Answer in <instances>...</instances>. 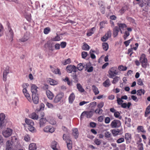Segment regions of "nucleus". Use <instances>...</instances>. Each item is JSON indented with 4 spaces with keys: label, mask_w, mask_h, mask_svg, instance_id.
I'll return each instance as SVG.
<instances>
[{
    "label": "nucleus",
    "mask_w": 150,
    "mask_h": 150,
    "mask_svg": "<svg viewBox=\"0 0 150 150\" xmlns=\"http://www.w3.org/2000/svg\"><path fill=\"white\" fill-rule=\"evenodd\" d=\"M17 140L16 137H11V140H8L6 142V150H15L14 148L13 143Z\"/></svg>",
    "instance_id": "obj_1"
},
{
    "label": "nucleus",
    "mask_w": 150,
    "mask_h": 150,
    "mask_svg": "<svg viewBox=\"0 0 150 150\" xmlns=\"http://www.w3.org/2000/svg\"><path fill=\"white\" fill-rule=\"evenodd\" d=\"M108 77L110 78H113L115 75L118 74V72L116 67H112L108 71Z\"/></svg>",
    "instance_id": "obj_2"
},
{
    "label": "nucleus",
    "mask_w": 150,
    "mask_h": 150,
    "mask_svg": "<svg viewBox=\"0 0 150 150\" xmlns=\"http://www.w3.org/2000/svg\"><path fill=\"white\" fill-rule=\"evenodd\" d=\"M140 61L143 67L146 68V67L147 64V60L144 54H142L140 58Z\"/></svg>",
    "instance_id": "obj_3"
},
{
    "label": "nucleus",
    "mask_w": 150,
    "mask_h": 150,
    "mask_svg": "<svg viewBox=\"0 0 150 150\" xmlns=\"http://www.w3.org/2000/svg\"><path fill=\"white\" fill-rule=\"evenodd\" d=\"M12 132L13 130L11 129L8 128L3 131V135L6 138L8 137L11 135Z\"/></svg>",
    "instance_id": "obj_4"
},
{
    "label": "nucleus",
    "mask_w": 150,
    "mask_h": 150,
    "mask_svg": "<svg viewBox=\"0 0 150 150\" xmlns=\"http://www.w3.org/2000/svg\"><path fill=\"white\" fill-rule=\"evenodd\" d=\"M93 112L92 111H84L81 114L80 118L81 119L85 115H86L87 118H89L91 117L93 115Z\"/></svg>",
    "instance_id": "obj_5"
},
{
    "label": "nucleus",
    "mask_w": 150,
    "mask_h": 150,
    "mask_svg": "<svg viewBox=\"0 0 150 150\" xmlns=\"http://www.w3.org/2000/svg\"><path fill=\"white\" fill-rule=\"evenodd\" d=\"M121 125L120 121L118 120H114L111 123V126L112 128L118 127Z\"/></svg>",
    "instance_id": "obj_6"
},
{
    "label": "nucleus",
    "mask_w": 150,
    "mask_h": 150,
    "mask_svg": "<svg viewBox=\"0 0 150 150\" xmlns=\"http://www.w3.org/2000/svg\"><path fill=\"white\" fill-rule=\"evenodd\" d=\"M67 71L69 73H71L72 71L76 72L77 71L76 67L74 65H69L66 67Z\"/></svg>",
    "instance_id": "obj_7"
},
{
    "label": "nucleus",
    "mask_w": 150,
    "mask_h": 150,
    "mask_svg": "<svg viewBox=\"0 0 150 150\" xmlns=\"http://www.w3.org/2000/svg\"><path fill=\"white\" fill-rule=\"evenodd\" d=\"M43 131L47 133H52L55 131V129L50 126H47L43 129Z\"/></svg>",
    "instance_id": "obj_8"
},
{
    "label": "nucleus",
    "mask_w": 150,
    "mask_h": 150,
    "mask_svg": "<svg viewBox=\"0 0 150 150\" xmlns=\"http://www.w3.org/2000/svg\"><path fill=\"white\" fill-rule=\"evenodd\" d=\"M111 35V31L109 30L105 35L101 38V40L103 42L106 41L109 38H110Z\"/></svg>",
    "instance_id": "obj_9"
},
{
    "label": "nucleus",
    "mask_w": 150,
    "mask_h": 150,
    "mask_svg": "<svg viewBox=\"0 0 150 150\" xmlns=\"http://www.w3.org/2000/svg\"><path fill=\"white\" fill-rule=\"evenodd\" d=\"M38 88L34 84L31 85V91L33 94H37Z\"/></svg>",
    "instance_id": "obj_10"
},
{
    "label": "nucleus",
    "mask_w": 150,
    "mask_h": 150,
    "mask_svg": "<svg viewBox=\"0 0 150 150\" xmlns=\"http://www.w3.org/2000/svg\"><path fill=\"white\" fill-rule=\"evenodd\" d=\"M64 96V94L63 93H61L58 94L56 96L54 100V103H57L59 102L62 98Z\"/></svg>",
    "instance_id": "obj_11"
},
{
    "label": "nucleus",
    "mask_w": 150,
    "mask_h": 150,
    "mask_svg": "<svg viewBox=\"0 0 150 150\" xmlns=\"http://www.w3.org/2000/svg\"><path fill=\"white\" fill-rule=\"evenodd\" d=\"M5 117L4 114L1 113L0 114V125L1 126H2L4 125V123L6 122Z\"/></svg>",
    "instance_id": "obj_12"
},
{
    "label": "nucleus",
    "mask_w": 150,
    "mask_h": 150,
    "mask_svg": "<svg viewBox=\"0 0 150 150\" xmlns=\"http://www.w3.org/2000/svg\"><path fill=\"white\" fill-rule=\"evenodd\" d=\"M9 67H7L4 72L3 74V80L6 81V80L7 76L9 73Z\"/></svg>",
    "instance_id": "obj_13"
},
{
    "label": "nucleus",
    "mask_w": 150,
    "mask_h": 150,
    "mask_svg": "<svg viewBox=\"0 0 150 150\" xmlns=\"http://www.w3.org/2000/svg\"><path fill=\"white\" fill-rule=\"evenodd\" d=\"M47 120L45 118H42L40 120L39 125L40 127H42L45 126Z\"/></svg>",
    "instance_id": "obj_14"
},
{
    "label": "nucleus",
    "mask_w": 150,
    "mask_h": 150,
    "mask_svg": "<svg viewBox=\"0 0 150 150\" xmlns=\"http://www.w3.org/2000/svg\"><path fill=\"white\" fill-rule=\"evenodd\" d=\"M23 92L27 100L30 102L31 101L30 96L27 89H23Z\"/></svg>",
    "instance_id": "obj_15"
},
{
    "label": "nucleus",
    "mask_w": 150,
    "mask_h": 150,
    "mask_svg": "<svg viewBox=\"0 0 150 150\" xmlns=\"http://www.w3.org/2000/svg\"><path fill=\"white\" fill-rule=\"evenodd\" d=\"M32 98L33 101L35 104H37L38 103L39 99L38 94H33Z\"/></svg>",
    "instance_id": "obj_16"
},
{
    "label": "nucleus",
    "mask_w": 150,
    "mask_h": 150,
    "mask_svg": "<svg viewBox=\"0 0 150 150\" xmlns=\"http://www.w3.org/2000/svg\"><path fill=\"white\" fill-rule=\"evenodd\" d=\"M7 36L8 38L10 39L11 41H12L13 36V32L11 29H9V31Z\"/></svg>",
    "instance_id": "obj_17"
},
{
    "label": "nucleus",
    "mask_w": 150,
    "mask_h": 150,
    "mask_svg": "<svg viewBox=\"0 0 150 150\" xmlns=\"http://www.w3.org/2000/svg\"><path fill=\"white\" fill-rule=\"evenodd\" d=\"M72 134L75 139L78 138L79 135L78 129L76 128L73 129Z\"/></svg>",
    "instance_id": "obj_18"
},
{
    "label": "nucleus",
    "mask_w": 150,
    "mask_h": 150,
    "mask_svg": "<svg viewBox=\"0 0 150 150\" xmlns=\"http://www.w3.org/2000/svg\"><path fill=\"white\" fill-rule=\"evenodd\" d=\"M117 25L119 26V30L121 33H122V30L125 29L126 27V25L124 23H117Z\"/></svg>",
    "instance_id": "obj_19"
},
{
    "label": "nucleus",
    "mask_w": 150,
    "mask_h": 150,
    "mask_svg": "<svg viewBox=\"0 0 150 150\" xmlns=\"http://www.w3.org/2000/svg\"><path fill=\"white\" fill-rule=\"evenodd\" d=\"M111 132L112 133L114 136H116L119 134H121L120 133V130L118 129H115L111 130Z\"/></svg>",
    "instance_id": "obj_20"
},
{
    "label": "nucleus",
    "mask_w": 150,
    "mask_h": 150,
    "mask_svg": "<svg viewBox=\"0 0 150 150\" xmlns=\"http://www.w3.org/2000/svg\"><path fill=\"white\" fill-rule=\"evenodd\" d=\"M119 28L117 26H115L113 29V36L114 37H116L118 35L120 31Z\"/></svg>",
    "instance_id": "obj_21"
},
{
    "label": "nucleus",
    "mask_w": 150,
    "mask_h": 150,
    "mask_svg": "<svg viewBox=\"0 0 150 150\" xmlns=\"http://www.w3.org/2000/svg\"><path fill=\"white\" fill-rule=\"evenodd\" d=\"M50 50H54V44L53 42L50 41H48L46 44Z\"/></svg>",
    "instance_id": "obj_22"
},
{
    "label": "nucleus",
    "mask_w": 150,
    "mask_h": 150,
    "mask_svg": "<svg viewBox=\"0 0 150 150\" xmlns=\"http://www.w3.org/2000/svg\"><path fill=\"white\" fill-rule=\"evenodd\" d=\"M67 146L68 149L71 150L72 148V142L70 139H67L66 140Z\"/></svg>",
    "instance_id": "obj_23"
},
{
    "label": "nucleus",
    "mask_w": 150,
    "mask_h": 150,
    "mask_svg": "<svg viewBox=\"0 0 150 150\" xmlns=\"http://www.w3.org/2000/svg\"><path fill=\"white\" fill-rule=\"evenodd\" d=\"M75 96L73 93H71L69 97V102L71 104L73 103L75 99Z\"/></svg>",
    "instance_id": "obj_24"
},
{
    "label": "nucleus",
    "mask_w": 150,
    "mask_h": 150,
    "mask_svg": "<svg viewBox=\"0 0 150 150\" xmlns=\"http://www.w3.org/2000/svg\"><path fill=\"white\" fill-rule=\"evenodd\" d=\"M25 122L26 124L28 125V126H33L34 125V123L33 121L31 120L25 119Z\"/></svg>",
    "instance_id": "obj_25"
},
{
    "label": "nucleus",
    "mask_w": 150,
    "mask_h": 150,
    "mask_svg": "<svg viewBox=\"0 0 150 150\" xmlns=\"http://www.w3.org/2000/svg\"><path fill=\"white\" fill-rule=\"evenodd\" d=\"M85 66L86 67L87 65L84 63H79L77 65L76 68L79 71H81L83 69Z\"/></svg>",
    "instance_id": "obj_26"
},
{
    "label": "nucleus",
    "mask_w": 150,
    "mask_h": 150,
    "mask_svg": "<svg viewBox=\"0 0 150 150\" xmlns=\"http://www.w3.org/2000/svg\"><path fill=\"white\" fill-rule=\"evenodd\" d=\"M47 96L48 98L50 100L52 99L53 97V93L49 90H47L46 91Z\"/></svg>",
    "instance_id": "obj_27"
},
{
    "label": "nucleus",
    "mask_w": 150,
    "mask_h": 150,
    "mask_svg": "<svg viewBox=\"0 0 150 150\" xmlns=\"http://www.w3.org/2000/svg\"><path fill=\"white\" fill-rule=\"evenodd\" d=\"M28 147L30 150H36L37 148L36 144L34 143L30 144Z\"/></svg>",
    "instance_id": "obj_28"
},
{
    "label": "nucleus",
    "mask_w": 150,
    "mask_h": 150,
    "mask_svg": "<svg viewBox=\"0 0 150 150\" xmlns=\"http://www.w3.org/2000/svg\"><path fill=\"white\" fill-rule=\"evenodd\" d=\"M92 89L95 95H97L99 93V91H98V88L95 85L92 86Z\"/></svg>",
    "instance_id": "obj_29"
},
{
    "label": "nucleus",
    "mask_w": 150,
    "mask_h": 150,
    "mask_svg": "<svg viewBox=\"0 0 150 150\" xmlns=\"http://www.w3.org/2000/svg\"><path fill=\"white\" fill-rule=\"evenodd\" d=\"M29 116L30 118L34 120H37L38 118V115L35 112L32 113Z\"/></svg>",
    "instance_id": "obj_30"
},
{
    "label": "nucleus",
    "mask_w": 150,
    "mask_h": 150,
    "mask_svg": "<svg viewBox=\"0 0 150 150\" xmlns=\"http://www.w3.org/2000/svg\"><path fill=\"white\" fill-rule=\"evenodd\" d=\"M57 142L55 141H53L51 143V148L53 150H58V149L57 148Z\"/></svg>",
    "instance_id": "obj_31"
},
{
    "label": "nucleus",
    "mask_w": 150,
    "mask_h": 150,
    "mask_svg": "<svg viewBox=\"0 0 150 150\" xmlns=\"http://www.w3.org/2000/svg\"><path fill=\"white\" fill-rule=\"evenodd\" d=\"M103 85L106 87H109L110 85V82L109 79H108L103 83Z\"/></svg>",
    "instance_id": "obj_32"
},
{
    "label": "nucleus",
    "mask_w": 150,
    "mask_h": 150,
    "mask_svg": "<svg viewBox=\"0 0 150 150\" xmlns=\"http://www.w3.org/2000/svg\"><path fill=\"white\" fill-rule=\"evenodd\" d=\"M137 130L138 132H142L144 133L146 132V131L144 129L142 126H138L137 128Z\"/></svg>",
    "instance_id": "obj_33"
},
{
    "label": "nucleus",
    "mask_w": 150,
    "mask_h": 150,
    "mask_svg": "<svg viewBox=\"0 0 150 150\" xmlns=\"http://www.w3.org/2000/svg\"><path fill=\"white\" fill-rule=\"evenodd\" d=\"M48 81L50 84L52 85H55L58 83L57 81L51 79H49Z\"/></svg>",
    "instance_id": "obj_34"
},
{
    "label": "nucleus",
    "mask_w": 150,
    "mask_h": 150,
    "mask_svg": "<svg viewBox=\"0 0 150 150\" xmlns=\"http://www.w3.org/2000/svg\"><path fill=\"white\" fill-rule=\"evenodd\" d=\"M127 67L126 66L120 65L118 66V69L120 71H124L127 70Z\"/></svg>",
    "instance_id": "obj_35"
},
{
    "label": "nucleus",
    "mask_w": 150,
    "mask_h": 150,
    "mask_svg": "<svg viewBox=\"0 0 150 150\" xmlns=\"http://www.w3.org/2000/svg\"><path fill=\"white\" fill-rule=\"evenodd\" d=\"M76 85L77 88L80 92H83L84 91V90L80 84L77 83Z\"/></svg>",
    "instance_id": "obj_36"
},
{
    "label": "nucleus",
    "mask_w": 150,
    "mask_h": 150,
    "mask_svg": "<svg viewBox=\"0 0 150 150\" xmlns=\"http://www.w3.org/2000/svg\"><path fill=\"white\" fill-rule=\"evenodd\" d=\"M82 49L83 50L86 51L89 50L90 49L89 46L86 43H84L82 47Z\"/></svg>",
    "instance_id": "obj_37"
},
{
    "label": "nucleus",
    "mask_w": 150,
    "mask_h": 150,
    "mask_svg": "<svg viewBox=\"0 0 150 150\" xmlns=\"http://www.w3.org/2000/svg\"><path fill=\"white\" fill-rule=\"evenodd\" d=\"M150 113V105H149L146 108L145 111L144 116L145 117H147Z\"/></svg>",
    "instance_id": "obj_38"
},
{
    "label": "nucleus",
    "mask_w": 150,
    "mask_h": 150,
    "mask_svg": "<svg viewBox=\"0 0 150 150\" xmlns=\"http://www.w3.org/2000/svg\"><path fill=\"white\" fill-rule=\"evenodd\" d=\"M29 38V37L28 35H25L23 38L20 39V40L21 42H24L27 41Z\"/></svg>",
    "instance_id": "obj_39"
},
{
    "label": "nucleus",
    "mask_w": 150,
    "mask_h": 150,
    "mask_svg": "<svg viewBox=\"0 0 150 150\" xmlns=\"http://www.w3.org/2000/svg\"><path fill=\"white\" fill-rule=\"evenodd\" d=\"M125 139L127 141H130L131 139V134L127 133L125 134Z\"/></svg>",
    "instance_id": "obj_40"
},
{
    "label": "nucleus",
    "mask_w": 150,
    "mask_h": 150,
    "mask_svg": "<svg viewBox=\"0 0 150 150\" xmlns=\"http://www.w3.org/2000/svg\"><path fill=\"white\" fill-rule=\"evenodd\" d=\"M137 95L138 96H140L144 94L145 93V91L144 89H140L138 90L137 91Z\"/></svg>",
    "instance_id": "obj_41"
},
{
    "label": "nucleus",
    "mask_w": 150,
    "mask_h": 150,
    "mask_svg": "<svg viewBox=\"0 0 150 150\" xmlns=\"http://www.w3.org/2000/svg\"><path fill=\"white\" fill-rule=\"evenodd\" d=\"M103 48L105 51H107L108 49V45L107 42H104L102 45Z\"/></svg>",
    "instance_id": "obj_42"
},
{
    "label": "nucleus",
    "mask_w": 150,
    "mask_h": 150,
    "mask_svg": "<svg viewBox=\"0 0 150 150\" xmlns=\"http://www.w3.org/2000/svg\"><path fill=\"white\" fill-rule=\"evenodd\" d=\"M95 30V28L94 27L92 28L87 33V35L88 36L91 35L93 34L94 33Z\"/></svg>",
    "instance_id": "obj_43"
},
{
    "label": "nucleus",
    "mask_w": 150,
    "mask_h": 150,
    "mask_svg": "<svg viewBox=\"0 0 150 150\" xmlns=\"http://www.w3.org/2000/svg\"><path fill=\"white\" fill-rule=\"evenodd\" d=\"M28 130L32 132H36L35 128L33 127V126H28Z\"/></svg>",
    "instance_id": "obj_44"
},
{
    "label": "nucleus",
    "mask_w": 150,
    "mask_h": 150,
    "mask_svg": "<svg viewBox=\"0 0 150 150\" xmlns=\"http://www.w3.org/2000/svg\"><path fill=\"white\" fill-rule=\"evenodd\" d=\"M120 113L118 111L115 112L114 113V116L116 118H118L120 119H121L122 117L120 116Z\"/></svg>",
    "instance_id": "obj_45"
},
{
    "label": "nucleus",
    "mask_w": 150,
    "mask_h": 150,
    "mask_svg": "<svg viewBox=\"0 0 150 150\" xmlns=\"http://www.w3.org/2000/svg\"><path fill=\"white\" fill-rule=\"evenodd\" d=\"M120 79V77L116 76L115 78H113V79L112 82V83L113 84L116 83L119 81Z\"/></svg>",
    "instance_id": "obj_46"
},
{
    "label": "nucleus",
    "mask_w": 150,
    "mask_h": 150,
    "mask_svg": "<svg viewBox=\"0 0 150 150\" xmlns=\"http://www.w3.org/2000/svg\"><path fill=\"white\" fill-rule=\"evenodd\" d=\"M52 71L55 74H61L59 70L57 68L52 69Z\"/></svg>",
    "instance_id": "obj_47"
},
{
    "label": "nucleus",
    "mask_w": 150,
    "mask_h": 150,
    "mask_svg": "<svg viewBox=\"0 0 150 150\" xmlns=\"http://www.w3.org/2000/svg\"><path fill=\"white\" fill-rule=\"evenodd\" d=\"M71 62L70 59L68 58L66 59L64 61H62V63L64 65H66L67 64H69Z\"/></svg>",
    "instance_id": "obj_48"
},
{
    "label": "nucleus",
    "mask_w": 150,
    "mask_h": 150,
    "mask_svg": "<svg viewBox=\"0 0 150 150\" xmlns=\"http://www.w3.org/2000/svg\"><path fill=\"white\" fill-rule=\"evenodd\" d=\"M104 134L105 137L107 138H110L112 136L111 133L108 131L106 132Z\"/></svg>",
    "instance_id": "obj_49"
},
{
    "label": "nucleus",
    "mask_w": 150,
    "mask_h": 150,
    "mask_svg": "<svg viewBox=\"0 0 150 150\" xmlns=\"http://www.w3.org/2000/svg\"><path fill=\"white\" fill-rule=\"evenodd\" d=\"M95 112L97 114L100 115L102 113L103 110L100 108L97 109L95 110Z\"/></svg>",
    "instance_id": "obj_50"
},
{
    "label": "nucleus",
    "mask_w": 150,
    "mask_h": 150,
    "mask_svg": "<svg viewBox=\"0 0 150 150\" xmlns=\"http://www.w3.org/2000/svg\"><path fill=\"white\" fill-rule=\"evenodd\" d=\"M49 122L51 125H55L56 123V122L55 120L53 118H52L49 121Z\"/></svg>",
    "instance_id": "obj_51"
},
{
    "label": "nucleus",
    "mask_w": 150,
    "mask_h": 150,
    "mask_svg": "<svg viewBox=\"0 0 150 150\" xmlns=\"http://www.w3.org/2000/svg\"><path fill=\"white\" fill-rule=\"evenodd\" d=\"M122 99L121 98H117V103L118 105H122L123 102V101L122 100Z\"/></svg>",
    "instance_id": "obj_52"
},
{
    "label": "nucleus",
    "mask_w": 150,
    "mask_h": 150,
    "mask_svg": "<svg viewBox=\"0 0 150 150\" xmlns=\"http://www.w3.org/2000/svg\"><path fill=\"white\" fill-rule=\"evenodd\" d=\"M94 142L95 144L98 145H100L101 143L100 140L96 138L95 139Z\"/></svg>",
    "instance_id": "obj_53"
},
{
    "label": "nucleus",
    "mask_w": 150,
    "mask_h": 150,
    "mask_svg": "<svg viewBox=\"0 0 150 150\" xmlns=\"http://www.w3.org/2000/svg\"><path fill=\"white\" fill-rule=\"evenodd\" d=\"M129 35V33L128 31H125L124 35V38L125 40H126L128 36Z\"/></svg>",
    "instance_id": "obj_54"
},
{
    "label": "nucleus",
    "mask_w": 150,
    "mask_h": 150,
    "mask_svg": "<svg viewBox=\"0 0 150 150\" xmlns=\"http://www.w3.org/2000/svg\"><path fill=\"white\" fill-rule=\"evenodd\" d=\"M45 105L43 103H41L40 105V109H37V111H39L40 110H43L44 108Z\"/></svg>",
    "instance_id": "obj_55"
},
{
    "label": "nucleus",
    "mask_w": 150,
    "mask_h": 150,
    "mask_svg": "<svg viewBox=\"0 0 150 150\" xmlns=\"http://www.w3.org/2000/svg\"><path fill=\"white\" fill-rule=\"evenodd\" d=\"M60 40V37L57 35L52 39V40L54 41H59Z\"/></svg>",
    "instance_id": "obj_56"
},
{
    "label": "nucleus",
    "mask_w": 150,
    "mask_h": 150,
    "mask_svg": "<svg viewBox=\"0 0 150 150\" xmlns=\"http://www.w3.org/2000/svg\"><path fill=\"white\" fill-rule=\"evenodd\" d=\"M124 139L123 138H121L119 139L116 141L117 143L120 144L123 142L124 141Z\"/></svg>",
    "instance_id": "obj_57"
},
{
    "label": "nucleus",
    "mask_w": 150,
    "mask_h": 150,
    "mask_svg": "<svg viewBox=\"0 0 150 150\" xmlns=\"http://www.w3.org/2000/svg\"><path fill=\"white\" fill-rule=\"evenodd\" d=\"M88 54L87 52H83L81 53V56L82 58H85L87 56Z\"/></svg>",
    "instance_id": "obj_58"
},
{
    "label": "nucleus",
    "mask_w": 150,
    "mask_h": 150,
    "mask_svg": "<svg viewBox=\"0 0 150 150\" xmlns=\"http://www.w3.org/2000/svg\"><path fill=\"white\" fill-rule=\"evenodd\" d=\"M94 52V51H93V50H91L90 51V53L91 54V57L93 59H95L96 58V56L95 55V54H93V53H91L92 52Z\"/></svg>",
    "instance_id": "obj_59"
},
{
    "label": "nucleus",
    "mask_w": 150,
    "mask_h": 150,
    "mask_svg": "<svg viewBox=\"0 0 150 150\" xmlns=\"http://www.w3.org/2000/svg\"><path fill=\"white\" fill-rule=\"evenodd\" d=\"M24 139L26 142H28L30 140V136L28 134L26 135L24 137Z\"/></svg>",
    "instance_id": "obj_60"
},
{
    "label": "nucleus",
    "mask_w": 150,
    "mask_h": 150,
    "mask_svg": "<svg viewBox=\"0 0 150 150\" xmlns=\"http://www.w3.org/2000/svg\"><path fill=\"white\" fill-rule=\"evenodd\" d=\"M4 28L2 25L0 24V36H1L3 34Z\"/></svg>",
    "instance_id": "obj_61"
},
{
    "label": "nucleus",
    "mask_w": 150,
    "mask_h": 150,
    "mask_svg": "<svg viewBox=\"0 0 150 150\" xmlns=\"http://www.w3.org/2000/svg\"><path fill=\"white\" fill-rule=\"evenodd\" d=\"M50 31L49 28H46L44 29V33L45 34H47Z\"/></svg>",
    "instance_id": "obj_62"
},
{
    "label": "nucleus",
    "mask_w": 150,
    "mask_h": 150,
    "mask_svg": "<svg viewBox=\"0 0 150 150\" xmlns=\"http://www.w3.org/2000/svg\"><path fill=\"white\" fill-rule=\"evenodd\" d=\"M132 40V39H130L129 40L126 41L124 42V44L127 47L128 46L131 42Z\"/></svg>",
    "instance_id": "obj_63"
},
{
    "label": "nucleus",
    "mask_w": 150,
    "mask_h": 150,
    "mask_svg": "<svg viewBox=\"0 0 150 150\" xmlns=\"http://www.w3.org/2000/svg\"><path fill=\"white\" fill-rule=\"evenodd\" d=\"M100 8L102 13L103 14H104L105 11V8H104V6L103 5H102L100 7Z\"/></svg>",
    "instance_id": "obj_64"
}]
</instances>
